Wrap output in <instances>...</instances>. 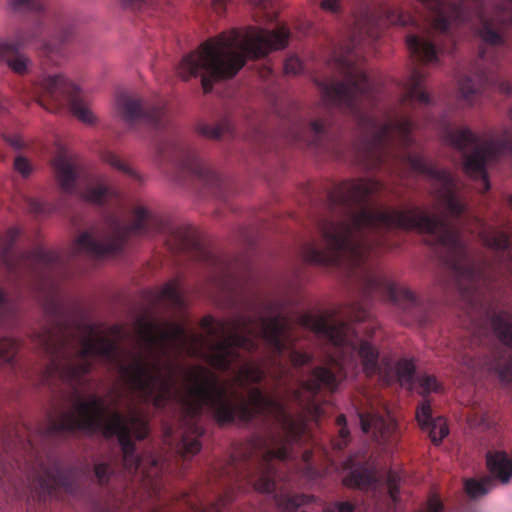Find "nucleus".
I'll return each mask as SVG.
<instances>
[{
    "mask_svg": "<svg viewBox=\"0 0 512 512\" xmlns=\"http://www.w3.org/2000/svg\"><path fill=\"white\" fill-rule=\"evenodd\" d=\"M265 377V371L261 364L247 362L243 364L236 372V382L245 387L250 384H259Z\"/></svg>",
    "mask_w": 512,
    "mask_h": 512,
    "instance_id": "nucleus-23",
    "label": "nucleus"
},
{
    "mask_svg": "<svg viewBox=\"0 0 512 512\" xmlns=\"http://www.w3.org/2000/svg\"><path fill=\"white\" fill-rule=\"evenodd\" d=\"M116 106L118 113L129 126L142 123L160 130L169 124V116L164 106L147 105L126 92L118 94Z\"/></svg>",
    "mask_w": 512,
    "mask_h": 512,
    "instance_id": "nucleus-14",
    "label": "nucleus"
},
{
    "mask_svg": "<svg viewBox=\"0 0 512 512\" xmlns=\"http://www.w3.org/2000/svg\"><path fill=\"white\" fill-rule=\"evenodd\" d=\"M320 7L324 11L330 12L332 14H338L342 9L340 0H322Z\"/></svg>",
    "mask_w": 512,
    "mask_h": 512,
    "instance_id": "nucleus-39",
    "label": "nucleus"
},
{
    "mask_svg": "<svg viewBox=\"0 0 512 512\" xmlns=\"http://www.w3.org/2000/svg\"><path fill=\"white\" fill-rule=\"evenodd\" d=\"M79 328L84 336L78 347L75 345V332L61 317H56L31 335L35 347L50 360L48 372L58 374L72 386L80 385L83 377L91 371L92 357H101L112 363L118 362L119 357L118 343L97 337L94 324H83Z\"/></svg>",
    "mask_w": 512,
    "mask_h": 512,
    "instance_id": "nucleus-7",
    "label": "nucleus"
},
{
    "mask_svg": "<svg viewBox=\"0 0 512 512\" xmlns=\"http://www.w3.org/2000/svg\"><path fill=\"white\" fill-rule=\"evenodd\" d=\"M259 4L263 2V0H256Z\"/></svg>",
    "mask_w": 512,
    "mask_h": 512,
    "instance_id": "nucleus-53",
    "label": "nucleus"
},
{
    "mask_svg": "<svg viewBox=\"0 0 512 512\" xmlns=\"http://www.w3.org/2000/svg\"><path fill=\"white\" fill-rule=\"evenodd\" d=\"M312 458H313V452L311 450L306 449L302 453V460L306 466L307 474L309 477H314L317 474L316 469L312 466Z\"/></svg>",
    "mask_w": 512,
    "mask_h": 512,
    "instance_id": "nucleus-40",
    "label": "nucleus"
},
{
    "mask_svg": "<svg viewBox=\"0 0 512 512\" xmlns=\"http://www.w3.org/2000/svg\"><path fill=\"white\" fill-rule=\"evenodd\" d=\"M416 23L357 22L333 56L342 80L317 84L327 110L350 113L368 126L367 150L374 164L384 167L391 162H401L413 172L426 176L432 181L431 196L445 212L431 215L417 206L375 209L370 198L384 189L382 182L374 178L343 181L328 194L331 216L317 223L324 247L307 243L301 254L309 264L345 268L352 274H359L367 294L380 293L409 310L418 305L416 295L378 271L375 261L383 251L395 247L389 239L393 229L429 235L433 244L444 252L442 262L455 288L472 306L479 305L484 316L473 331V342L490 344L493 336L498 340L490 348L484 366L502 383L512 384V313L498 309L485 298L486 290L512 285L511 236L500 230L481 231V241L495 252V263L488 265L476 261L462 237L466 208L457 196L455 178L448 170L438 169L425 161L420 154L406 151L413 144L412 120L398 114H387L380 120L362 109V102L373 103L378 93L376 83L361 63L363 43L375 42L382 26H414Z\"/></svg>",
    "mask_w": 512,
    "mask_h": 512,
    "instance_id": "nucleus-1",
    "label": "nucleus"
},
{
    "mask_svg": "<svg viewBox=\"0 0 512 512\" xmlns=\"http://www.w3.org/2000/svg\"><path fill=\"white\" fill-rule=\"evenodd\" d=\"M479 58L482 62H485L488 60V51L485 48H481L479 52Z\"/></svg>",
    "mask_w": 512,
    "mask_h": 512,
    "instance_id": "nucleus-45",
    "label": "nucleus"
},
{
    "mask_svg": "<svg viewBox=\"0 0 512 512\" xmlns=\"http://www.w3.org/2000/svg\"><path fill=\"white\" fill-rule=\"evenodd\" d=\"M353 460L352 459H348L345 463V467L346 468H352L353 467Z\"/></svg>",
    "mask_w": 512,
    "mask_h": 512,
    "instance_id": "nucleus-50",
    "label": "nucleus"
},
{
    "mask_svg": "<svg viewBox=\"0 0 512 512\" xmlns=\"http://www.w3.org/2000/svg\"><path fill=\"white\" fill-rule=\"evenodd\" d=\"M48 429L51 434L83 432L101 433L107 439L117 437L123 454V464L129 473L137 472L142 465L132 437L143 440L149 434L148 422L143 415L136 411L128 417L119 411L110 413L104 400L97 395L78 399L74 410L61 412L57 417H49Z\"/></svg>",
    "mask_w": 512,
    "mask_h": 512,
    "instance_id": "nucleus-8",
    "label": "nucleus"
},
{
    "mask_svg": "<svg viewBox=\"0 0 512 512\" xmlns=\"http://www.w3.org/2000/svg\"><path fill=\"white\" fill-rule=\"evenodd\" d=\"M419 393L423 396V401L428 400L426 396L431 392L439 393L442 391V385L433 375H421L418 377Z\"/></svg>",
    "mask_w": 512,
    "mask_h": 512,
    "instance_id": "nucleus-31",
    "label": "nucleus"
},
{
    "mask_svg": "<svg viewBox=\"0 0 512 512\" xmlns=\"http://www.w3.org/2000/svg\"><path fill=\"white\" fill-rule=\"evenodd\" d=\"M7 298L3 291L0 290V306L6 304Z\"/></svg>",
    "mask_w": 512,
    "mask_h": 512,
    "instance_id": "nucleus-49",
    "label": "nucleus"
},
{
    "mask_svg": "<svg viewBox=\"0 0 512 512\" xmlns=\"http://www.w3.org/2000/svg\"><path fill=\"white\" fill-rule=\"evenodd\" d=\"M228 0H212V8L218 14L222 15L226 11Z\"/></svg>",
    "mask_w": 512,
    "mask_h": 512,
    "instance_id": "nucleus-43",
    "label": "nucleus"
},
{
    "mask_svg": "<svg viewBox=\"0 0 512 512\" xmlns=\"http://www.w3.org/2000/svg\"><path fill=\"white\" fill-rule=\"evenodd\" d=\"M102 159L104 162L112 166L113 168L123 172L125 175H127L130 179L137 183H142L143 177L135 171L133 168H131L127 163L122 161L119 156H117L115 153L111 151H106L102 155Z\"/></svg>",
    "mask_w": 512,
    "mask_h": 512,
    "instance_id": "nucleus-28",
    "label": "nucleus"
},
{
    "mask_svg": "<svg viewBox=\"0 0 512 512\" xmlns=\"http://www.w3.org/2000/svg\"><path fill=\"white\" fill-rule=\"evenodd\" d=\"M53 169L62 192L68 195L75 194L76 183L81 175L78 157L68 149L60 146L53 160Z\"/></svg>",
    "mask_w": 512,
    "mask_h": 512,
    "instance_id": "nucleus-18",
    "label": "nucleus"
},
{
    "mask_svg": "<svg viewBox=\"0 0 512 512\" xmlns=\"http://www.w3.org/2000/svg\"><path fill=\"white\" fill-rule=\"evenodd\" d=\"M20 230L10 228L1 241L0 259L9 275L17 280L30 276L39 282L49 281L50 273L63 264L62 256L42 247L31 251H16L15 245L20 237Z\"/></svg>",
    "mask_w": 512,
    "mask_h": 512,
    "instance_id": "nucleus-9",
    "label": "nucleus"
},
{
    "mask_svg": "<svg viewBox=\"0 0 512 512\" xmlns=\"http://www.w3.org/2000/svg\"><path fill=\"white\" fill-rule=\"evenodd\" d=\"M120 3L125 9L140 10L147 4V0H120Z\"/></svg>",
    "mask_w": 512,
    "mask_h": 512,
    "instance_id": "nucleus-42",
    "label": "nucleus"
},
{
    "mask_svg": "<svg viewBox=\"0 0 512 512\" xmlns=\"http://www.w3.org/2000/svg\"><path fill=\"white\" fill-rule=\"evenodd\" d=\"M79 195L85 201L98 205H103L109 200L119 198V193L116 189L101 181L87 186L79 192Z\"/></svg>",
    "mask_w": 512,
    "mask_h": 512,
    "instance_id": "nucleus-21",
    "label": "nucleus"
},
{
    "mask_svg": "<svg viewBox=\"0 0 512 512\" xmlns=\"http://www.w3.org/2000/svg\"><path fill=\"white\" fill-rule=\"evenodd\" d=\"M8 143L16 149H21L24 145L22 139L18 136H11L7 139Z\"/></svg>",
    "mask_w": 512,
    "mask_h": 512,
    "instance_id": "nucleus-44",
    "label": "nucleus"
},
{
    "mask_svg": "<svg viewBox=\"0 0 512 512\" xmlns=\"http://www.w3.org/2000/svg\"><path fill=\"white\" fill-rule=\"evenodd\" d=\"M343 484L347 487L359 488L366 491L376 490L378 483L375 475L366 467L353 469L344 479Z\"/></svg>",
    "mask_w": 512,
    "mask_h": 512,
    "instance_id": "nucleus-22",
    "label": "nucleus"
},
{
    "mask_svg": "<svg viewBox=\"0 0 512 512\" xmlns=\"http://www.w3.org/2000/svg\"><path fill=\"white\" fill-rule=\"evenodd\" d=\"M178 401L183 431L177 452L184 457L194 456L201 449L204 428L200 417L204 408L220 425L233 423L236 418L245 423L257 416L272 419L279 430L257 435L241 450L235 451L230 456L226 473L237 481H246L259 492H275L274 460L286 461L291 457V446L301 442L306 435L303 419L292 417L282 400L266 395L259 387L249 389V403H246L204 367L198 368L194 383L178 397Z\"/></svg>",
    "mask_w": 512,
    "mask_h": 512,
    "instance_id": "nucleus-3",
    "label": "nucleus"
},
{
    "mask_svg": "<svg viewBox=\"0 0 512 512\" xmlns=\"http://www.w3.org/2000/svg\"><path fill=\"white\" fill-rule=\"evenodd\" d=\"M15 169L24 177L28 176L31 172V166L28 160L22 156L16 157L14 161Z\"/></svg>",
    "mask_w": 512,
    "mask_h": 512,
    "instance_id": "nucleus-37",
    "label": "nucleus"
},
{
    "mask_svg": "<svg viewBox=\"0 0 512 512\" xmlns=\"http://www.w3.org/2000/svg\"><path fill=\"white\" fill-rule=\"evenodd\" d=\"M156 151L160 159L172 162L176 166L178 182L184 184L191 181L211 196L225 199L226 183L224 179L209 168L194 150L171 140L158 144Z\"/></svg>",
    "mask_w": 512,
    "mask_h": 512,
    "instance_id": "nucleus-10",
    "label": "nucleus"
},
{
    "mask_svg": "<svg viewBox=\"0 0 512 512\" xmlns=\"http://www.w3.org/2000/svg\"><path fill=\"white\" fill-rule=\"evenodd\" d=\"M336 424L339 428L338 436L332 440V446L335 450H343L349 443L350 432L347 428V421L345 415L341 414L336 419Z\"/></svg>",
    "mask_w": 512,
    "mask_h": 512,
    "instance_id": "nucleus-30",
    "label": "nucleus"
},
{
    "mask_svg": "<svg viewBox=\"0 0 512 512\" xmlns=\"http://www.w3.org/2000/svg\"><path fill=\"white\" fill-rule=\"evenodd\" d=\"M28 207L30 211L36 215H42L48 212L46 205L43 202L36 199H30L28 202Z\"/></svg>",
    "mask_w": 512,
    "mask_h": 512,
    "instance_id": "nucleus-41",
    "label": "nucleus"
},
{
    "mask_svg": "<svg viewBox=\"0 0 512 512\" xmlns=\"http://www.w3.org/2000/svg\"><path fill=\"white\" fill-rule=\"evenodd\" d=\"M399 482V475L390 471L387 475V489L389 500L393 503L394 506H396L398 503ZM394 509H396V507H394Z\"/></svg>",
    "mask_w": 512,
    "mask_h": 512,
    "instance_id": "nucleus-33",
    "label": "nucleus"
},
{
    "mask_svg": "<svg viewBox=\"0 0 512 512\" xmlns=\"http://www.w3.org/2000/svg\"><path fill=\"white\" fill-rule=\"evenodd\" d=\"M94 473L98 484L104 487L108 485L113 471L108 463L100 462L95 464Z\"/></svg>",
    "mask_w": 512,
    "mask_h": 512,
    "instance_id": "nucleus-34",
    "label": "nucleus"
},
{
    "mask_svg": "<svg viewBox=\"0 0 512 512\" xmlns=\"http://www.w3.org/2000/svg\"><path fill=\"white\" fill-rule=\"evenodd\" d=\"M155 302H163L176 309H182L185 305L183 296L176 281L166 283L157 294Z\"/></svg>",
    "mask_w": 512,
    "mask_h": 512,
    "instance_id": "nucleus-25",
    "label": "nucleus"
},
{
    "mask_svg": "<svg viewBox=\"0 0 512 512\" xmlns=\"http://www.w3.org/2000/svg\"><path fill=\"white\" fill-rule=\"evenodd\" d=\"M486 463L491 476H485L479 480L468 479L465 481V492L472 499L486 495L495 486V480L506 484L512 477V459L506 452H488Z\"/></svg>",
    "mask_w": 512,
    "mask_h": 512,
    "instance_id": "nucleus-15",
    "label": "nucleus"
},
{
    "mask_svg": "<svg viewBox=\"0 0 512 512\" xmlns=\"http://www.w3.org/2000/svg\"><path fill=\"white\" fill-rule=\"evenodd\" d=\"M468 421L470 425L481 429H489L493 425L489 412L482 408L474 410L473 413L468 416Z\"/></svg>",
    "mask_w": 512,
    "mask_h": 512,
    "instance_id": "nucleus-32",
    "label": "nucleus"
},
{
    "mask_svg": "<svg viewBox=\"0 0 512 512\" xmlns=\"http://www.w3.org/2000/svg\"><path fill=\"white\" fill-rule=\"evenodd\" d=\"M281 310L279 301L260 300L253 305L251 315L221 322L218 327H215L212 317L204 318L202 326L210 335H216L218 330L222 333L219 341L210 344L208 352L202 350L204 338L189 333L180 324L172 323L165 329L155 321L140 319L137 324L141 341L155 360L150 362L142 354H137L130 364L119 365L121 375L142 402L162 410L175 396L174 376L171 371L162 373L160 361L169 354L170 348H185L188 355L202 357L213 368L225 372L232 364L242 360L239 349L256 352L258 340L261 339L271 353L272 364L279 369V380L286 373L281 360L285 353L295 367L312 362L310 354L295 349L289 317Z\"/></svg>",
    "mask_w": 512,
    "mask_h": 512,
    "instance_id": "nucleus-2",
    "label": "nucleus"
},
{
    "mask_svg": "<svg viewBox=\"0 0 512 512\" xmlns=\"http://www.w3.org/2000/svg\"><path fill=\"white\" fill-rule=\"evenodd\" d=\"M303 71V63L297 56H290L284 62V72L288 75H297Z\"/></svg>",
    "mask_w": 512,
    "mask_h": 512,
    "instance_id": "nucleus-36",
    "label": "nucleus"
},
{
    "mask_svg": "<svg viewBox=\"0 0 512 512\" xmlns=\"http://www.w3.org/2000/svg\"><path fill=\"white\" fill-rule=\"evenodd\" d=\"M425 75L420 69H413L405 84V92L401 102L404 106L414 103L428 105L431 103L430 95L423 89Z\"/></svg>",
    "mask_w": 512,
    "mask_h": 512,
    "instance_id": "nucleus-20",
    "label": "nucleus"
},
{
    "mask_svg": "<svg viewBox=\"0 0 512 512\" xmlns=\"http://www.w3.org/2000/svg\"><path fill=\"white\" fill-rule=\"evenodd\" d=\"M198 133L209 139H220L232 135L233 129L229 120L225 119L215 125L202 123L198 126Z\"/></svg>",
    "mask_w": 512,
    "mask_h": 512,
    "instance_id": "nucleus-26",
    "label": "nucleus"
},
{
    "mask_svg": "<svg viewBox=\"0 0 512 512\" xmlns=\"http://www.w3.org/2000/svg\"><path fill=\"white\" fill-rule=\"evenodd\" d=\"M68 38H69L68 34L62 35V41H66V40H68Z\"/></svg>",
    "mask_w": 512,
    "mask_h": 512,
    "instance_id": "nucleus-52",
    "label": "nucleus"
},
{
    "mask_svg": "<svg viewBox=\"0 0 512 512\" xmlns=\"http://www.w3.org/2000/svg\"><path fill=\"white\" fill-rule=\"evenodd\" d=\"M265 15L267 17V21L273 22L276 19V14L274 12L265 11Z\"/></svg>",
    "mask_w": 512,
    "mask_h": 512,
    "instance_id": "nucleus-47",
    "label": "nucleus"
},
{
    "mask_svg": "<svg viewBox=\"0 0 512 512\" xmlns=\"http://www.w3.org/2000/svg\"><path fill=\"white\" fill-rule=\"evenodd\" d=\"M122 327L121 326H118V325H113L111 327V333L115 334V335H119L121 336L122 335Z\"/></svg>",
    "mask_w": 512,
    "mask_h": 512,
    "instance_id": "nucleus-46",
    "label": "nucleus"
},
{
    "mask_svg": "<svg viewBox=\"0 0 512 512\" xmlns=\"http://www.w3.org/2000/svg\"><path fill=\"white\" fill-rule=\"evenodd\" d=\"M39 49L41 50L42 55L53 64H58L59 59L63 57L61 47L53 46L48 42L40 43Z\"/></svg>",
    "mask_w": 512,
    "mask_h": 512,
    "instance_id": "nucleus-35",
    "label": "nucleus"
},
{
    "mask_svg": "<svg viewBox=\"0 0 512 512\" xmlns=\"http://www.w3.org/2000/svg\"><path fill=\"white\" fill-rule=\"evenodd\" d=\"M21 343L14 338L3 337L0 339V366L4 364L12 365L16 359Z\"/></svg>",
    "mask_w": 512,
    "mask_h": 512,
    "instance_id": "nucleus-29",
    "label": "nucleus"
},
{
    "mask_svg": "<svg viewBox=\"0 0 512 512\" xmlns=\"http://www.w3.org/2000/svg\"><path fill=\"white\" fill-rule=\"evenodd\" d=\"M333 124L330 114L314 119L307 127L295 131L293 140L315 150L330 152L337 137Z\"/></svg>",
    "mask_w": 512,
    "mask_h": 512,
    "instance_id": "nucleus-16",
    "label": "nucleus"
},
{
    "mask_svg": "<svg viewBox=\"0 0 512 512\" xmlns=\"http://www.w3.org/2000/svg\"><path fill=\"white\" fill-rule=\"evenodd\" d=\"M277 507L282 512H295L299 507L314 501V497L306 494L280 492L274 495Z\"/></svg>",
    "mask_w": 512,
    "mask_h": 512,
    "instance_id": "nucleus-24",
    "label": "nucleus"
},
{
    "mask_svg": "<svg viewBox=\"0 0 512 512\" xmlns=\"http://www.w3.org/2000/svg\"><path fill=\"white\" fill-rule=\"evenodd\" d=\"M368 317V310L360 303L345 305L318 317H301L302 325L327 339L333 349L328 366L313 368L309 377L300 380L298 387L290 391L291 400L304 412L319 417L322 414L319 396L324 392H334L340 381L347 377V370L357 367L358 358L367 376L381 374L378 349L362 340L352 325Z\"/></svg>",
    "mask_w": 512,
    "mask_h": 512,
    "instance_id": "nucleus-4",
    "label": "nucleus"
},
{
    "mask_svg": "<svg viewBox=\"0 0 512 512\" xmlns=\"http://www.w3.org/2000/svg\"><path fill=\"white\" fill-rule=\"evenodd\" d=\"M510 202H511V204H512V196H511Z\"/></svg>",
    "mask_w": 512,
    "mask_h": 512,
    "instance_id": "nucleus-54",
    "label": "nucleus"
},
{
    "mask_svg": "<svg viewBox=\"0 0 512 512\" xmlns=\"http://www.w3.org/2000/svg\"><path fill=\"white\" fill-rule=\"evenodd\" d=\"M106 228L102 231L82 232L74 241L76 252L96 259L118 255L131 236L164 233L165 243L173 253H188L197 261L215 264L217 258L201 242L197 232L189 225L169 224L162 217L138 206L133 210V221L123 223L116 215L106 217Z\"/></svg>",
    "mask_w": 512,
    "mask_h": 512,
    "instance_id": "nucleus-6",
    "label": "nucleus"
},
{
    "mask_svg": "<svg viewBox=\"0 0 512 512\" xmlns=\"http://www.w3.org/2000/svg\"><path fill=\"white\" fill-rule=\"evenodd\" d=\"M398 382L402 387L412 389L415 376V365L412 360L400 359L395 366Z\"/></svg>",
    "mask_w": 512,
    "mask_h": 512,
    "instance_id": "nucleus-27",
    "label": "nucleus"
},
{
    "mask_svg": "<svg viewBox=\"0 0 512 512\" xmlns=\"http://www.w3.org/2000/svg\"><path fill=\"white\" fill-rule=\"evenodd\" d=\"M361 429L371 433L373 439L385 448L397 445L400 432L397 422L389 415L383 416L374 411L358 412Z\"/></svg>",
    "mask_w": 512,
    "mask_h": 512,
    "instance_id": "nucleus-17",
    "label": "nucleus"
},
{
    "mask_svg": "<svg viewBox=\"0 0 512 512\" xmlns=\"http://www.w3.org/2000/svg\"><path fill=\"white\" fill-rule=\"evenodd\" d=\"M97 512H121L120 509L118 507H108V508H104V509H100L99 511Z\"/></svg>",
    "mask_w": 512,
    "mask_h": 512,
    "instance_id": "nucleus-48",
    "label": "nucleus"
},
{
    "mask_svg": "<svg viewBox=\"0 0 512 512\" xmlns=\"http://www.w3.org/2000/svg\"><path fill=\"white\" fill-rule=\"evenodd\" d=\"M327 512H355L354 506L350 502L331 503L326 508Z\"/></svg>",
    "mask_w": 512,
    "mask_h": 512,
    "instance_id": "nucleus-38",
    "label": "nucleus"
},
{
    "mask_svg": "<svg viewBox=\"0 0 512 512\" xmlns=\"http://www.w3.org/2000/svg\"><path fill=\"white\" fill-rule=\"evenodd\" d=\"M416 419L422 430L428 432L431 441L438 445L448 435L449 429L443 417L434 418L429 400L420 403L416 411Z\"/></svg>",
    "mask_w": 512,
    "mask_h": 512,
    "instance_id": "nucleus-19",
    "label": "nucleus"
},
{
    "mask_svg": "<svg viewBox=\"0 0 512 512\" xmlns=\"http://www.w3.org/2000/svg\"><path fill=\"white\" fill-rule=\"evenodd\" d=\"M475 221H476V224L480 227V228H483L484 224L482 223V221L478 218H475Z\"/></svg>",
    "mask_w": 512,
    "mask_h": 512,
    "instance_id": "nucleus-51",
    "label": "nucleus"
},
{
    "mask_svg": "<svg viewBox=\"0 0 512 512\" xmlns=\"http://www.w3.org/2000/svg\"><path fill=\"white\" fill-rule=\"evenodd\" d=\"M289 36L285 25L274 30L249 26L244 32L238 29L222 32L185 55L177 73L183 80L200 77L204 93H209L215 82L236 76L248 58H262L273 50L285 48Z\"/></svg>",
    "mask_w": 512,
    "mask_h": 512,
    "instance_id": "nucleus-5",
    "label": "nucleus"
},
{
    "mask_svg": "<svg viewBox=\"0 0 512 512\" xmlns=\"http://www.w3.org/2000/svg\"><path fill=\"white\" fill-rule=\"evenodd\" d=\"M15 11L26 12L35 16L30 29H19L10 40H0V59L15 73L23 75L28 72L30 60L21 53L29 44L40 42L43 31V0H10Z\"/></svg>",
    "mask_w": 512,
    "mask_h": 512,
    "instance_id": "nucleus-12",
    "label": "nucleus"
},
{
    "mask_svg": "<svg viewBox=\"0 0 512 512\" xmlns=\"http://www.w3.org/2000/svg\"><path fill=\"white\" fill-rule=\"evenodd\" d=\"M31 486L39 501H46L52 497L58 498L62 493L75 495L77 492L76 471L72 467L63 466L56 460L47 464L42 463Z\"/></svg>",
    "mask_w": 512,
    "mask_h": 512,
    "instance_id": "nucleus-13",
    "label": "nucleus"
},
{
    "mask_svg": "<svg viewBox=\"0 0 512 512\" xmlns=\"http://www.w3.org/2000/svg\"><path fill=\"white\" fill-rule=\"evenodd\" d=\"M37 103L50 111L67 106L80 121L92 124L95 120L83 92L63 75H45L33 85Z\"/></svg>",
    "mask_w": 512,
    "mask_h": 512,
    "instance_id": "nucleus-11",
    "label": "nucleus"
}]
</instances>
